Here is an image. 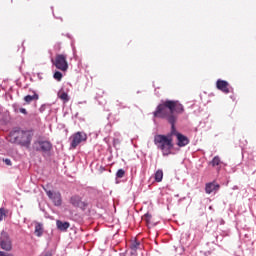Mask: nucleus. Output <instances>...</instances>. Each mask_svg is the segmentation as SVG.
I'll return each mask as SVG.
<instances>
[{
	"label": "nucleus",
	"mask_w": 256,
	"mask_h": 256,
	"mask_svg": "<svg viewBox=\"0 0 256 256\" xmlns=\"http://www.w3.org/2000/svg\"><path fill=\"white\" fill-rule=\"evenodd\" d=\"M184 112L185 108L183 107V104L179 103V100H165L157 106L156 110L153 112V116L160 119H166V121L171 125V131L166 136L173 139V135L177 137V135L181 134L175 128V123H177L179 115Z\"/></svg>",
	"instance_id": "1"
},
{
	"label": "nucleus",
	"mask_w": 256,
	"mask_h": 256,
	"mask_svg": "<svg viewBox=\"0 0 256 256\" xmlns=\"http://www.w3.org/2000/svg\"><path fill=\"white\" fill-rule=\"evenodd\" d=\"M33 139V130H23L19 127L10 131L8 136L9 143L20 145L21 147H29Z\"/></svg>",
	"instance_id": "2"
},
{
	"label": "nucleus",
	"mask_w": 256,
	"mask_h": 256,
	"mask_svg": "<svg viewBox=\"0 0 256 256\" xmlns=\"http://www.w3.org/2000/svg\"><path fill=\"white\" fill-rule=\"evenodd\" d=\"M154 145H156L157 149L162 151L163 157H169L171 155V149H173V138L171 136L158 134L154 136Z\"/></svg>",
	"instance_id": "3"
},
{
	"label": "nucleus",
	"mask_w": 256,
	"mask_h": 256,
	"mask_svg": "<svg viewBox=\"0 0 256 256\" xmlns=\"http://www.w3.org/2000/svg\"><path fill=\"white\" fill-rule=\"evenodd\" d=\"M70 141L71 149H77V146L87 141V134L85 132H76L70 137Z\"/></svg>",
	"instance_id": "4"
},
{
	"label": "nucleus",
	"mask_w": 256,
	"mask_h": 256,
	"mask_svg": "<svg viewBox=\"0 0 256 256\" xmlns=\"http://www.w3.org/2000/svg\"><path fill=\"white\" fill-rule=\"evenodd\" d=\"M0 248L3 251H12L13 250V242L11 241V237L9 233L2 231L0 234Z\"/></svg>",
	"instance_id": "5"
},
{
	"label": "nucleus",
	"mask_w": 256,
	"mask_h": 256,
	"mask_svg": "<svg viewBox=\"0 0 256 256\" xmlns=\"http://www.w3.org/2000/svg\"><path fill=\"white\" fill-rule=\"evenodd\" d=\"M33 148L40 153H49L53 149V144L47 140H37L34 142Z\"/></svg>",
	"instance_id": "6"
},
{
	"label": "nucleus",
	"mask_w": 256,
	"mask_h": 256,
	"mask_svg": "<svg viewBox=\"0 0 256 256\" xmlns=\"http://www.w3.org/2000/svg\"><path fill=\"white\" fill-rule=\"evenodd\" d=\"M54 65L56 69H59L60 71H67V69H69V64L67 63V55L65 54L56 55Z\"/></svg>",
	"instance_id": "7"
},
{
	"label": "nucleus",
	"mask_w": 256,
	"mask_h": 256,
	"mask_svg": "<svg viewBox=\"0 0 256 256\" xmlns=\"http://www.w3.org/2000/svg\"><path fill=\"white\" fill-rule=\"evenodd\" d=\"M47 197L51 199V201L54 203L55 207H61L63 205V199L61 197V192H53L51 190L44 189Z\"/></svg>",
	"instance_id": "8"
},
{
	"label": "nucleus",
	"mask_w": 256,
	"mask_h": 256,
	"mask_svg": "<svg viewBox=\"0 0 256 256\" xmlns=\"http://www.w3.org/2000/svg\"><path fill=\"white\" fill-rule=\"evenodd\" d=\"M216 87L219 91H222V93H225L226 95H228V93H231L229 82L225 80L218 79L216 82Z\"/></svg>",
	"instance_id": "9"
},
{
	"label": "nucleus",
	"mask_w": 256,
	"mask_h": 256,
	"mask_svg": "<svg viewBox=\"0 0 256 256\" xmlns=\"http://www.w3.org/2000/svg\"><path fill=\"white\" fill-rule=\"evenodd\" d=\"M70 203L73 207H79V209L85 210L87 208V203L81 201V197L79 196H72L70 198Z\"/></svg>",
	"instance_id": "10"
},
{
	"label": "nucleus",
	"mask_w": 256,
	"mask_h": 256,
	"mask_svg": "<svg viewBox=\"0 0 256 256\" xmlns=\"http://www.w3.org/2000/svg\"><path fill=\"white\" fill-rule=\"evenodd\" d=\"M219 189H221V186L218 183H215V182L206 183L205 191L207 195H211V193H217Z\"/></svg>",
	"instance_id": "11"
},
{
	"label": "nucleus",
	"mask_w": 256,
	"mask_h": 256,
	"mask_svg": "<svg viewBox=\"0 0 256 256\" xmlns=\"http://www.w3.org/2000/svg\"><path fill=\"white\" fill-rule=\"evenodd\" d=\"M177 145L178 147H187V144L189 143V138L183 134H177Z\"/></svg>",
	"instance_id": "12"
},
{
	"label": "nucleus",
	"mask_w": 256,
	"mask_h": 256,
	"mask_svg": "<svg viewBox=\"0 0 256 256\" xmlns=\"http://www.w3.org/2000/svg\"><path fill=\"white\" fill-rule=\"evenodd\" d=\"M56 225L59 231H67V229L71 227V224H69V222H63L61 220H57Z\"/></svg>",
	"instance_id": "13"
},
{
	"label": "nucleus",
	"mask_w": 256,
	"mask_h": 256,
	"mask_svg": "<svg viewBox=\"0 0 256 256\" xmlns=\"http://www.w3.org/2000/svg\"><path fill=\"white\" fill-rule=\"evenodd\" d=\"M34 233H35L36 237L43 236V224L42 223L36 222Z\"/></svg>",
	"instance_id": "14"
},
{
	"label": "nucleus",
	"mask_w": 256,
	"mask_h": 256,
	"mask_svg": "<svg viewBox=\"0 0 256 256\" xmlns=\"http://www.w3.org/2000/svg\"><path fill=\"white\" fill-rule=\"evenodd\" d=\"M39 100V94L34 93L33 95H27L24 97L26 103H33V101Z\"/></svg>",
	"instance_id": "15"
},
{
	"label": "nucleus",
	"mask_w": 256,
	"mask_h": 256,
	"mask_svg": "<svg viewBox=\"0 0 256 256\" xmlns=\"http://www.w3.org/2000/svg\"><path fill=\"white\" fill-rule=\"evenodd\" d=\"M155 181L161 183L163 181V170H157L155 173Z\"/></svg>",
	"instance_id": "16"
},
{
	"label": "nucleus",
	"mask_w": 256,
	"mask_h": 256,
	"mask_svg": "<svg viewBox=\"0 0 256 256\" xmlns=\"http://www.w3.org/2000/svg\"><path fill=\"white\" fill-rule=\"evenodd\" d=\"M210 165H212V167H217L221 165V158H219V156H215L210 162Z\"/></svg>",
	"instance_id": "17"
},
{
	"label": "nucleus",
	"mask_w": 256,
	"mask_h": 256,
	"mask_svg": "<svg viewBox=\"0 0 256 256\" xmlns=\"http://www.w3.org/2000/svg\"><path fill=\"white\" fill-rule=\"evenodd\" d=\"M59 98L64 101V103H68L69 101V95L67 92L58 93Z\"/></svg>",
	"instance_id": "18"
},
{
	"label": "nucleus",
	"mask_w": 256,
	"mask_h": 256,
	"mask_svg": "<svg viewBox=\"0 0 256 256\" xmlns=\"http://www.w3.org/2000/svg\"><path fill=\"white\" fill-rule=\"evenodd\" d=\"M53 77L56 81H61V79H63V73H61L60 71H56Z\"/></svg>",
	"instance_id": "19"
},
{
	"label": "nucleus",
	"mask_w": 256,
	"mask_h": 256,
	"mask_svg": "<svg viewBox=\"0 0 256 256\" xmlns=\"http://www.w3.org/2000/svg\"><path fill=\"white\" fill-rule=\"evenodd\" d=\"M116 177H117V179H123V177H125V170L119 169V170L116 172Z\"/></svg>",
	"instance_id": "20"
},
{
	"label": "nucleus",
	"mask_w": 256,
	"mask_h": 256,
	"mask_svg": "<svg viewBox=\"0 0 256 256\" xmlns=\"http://www.w3.org/2000/svg\"><path fill=\"white\" fill-rule=\"evenodd\" d=\"M130 249H141V243L134 241L131 245H130Z\"/></svg>",
	"instance_id": "21"
},
{
	"label": "nucleus",
	"mask_w": 256,
	"mask_h": 256,
	"mask_svg": "<svg viewBox=\"0 0 256 256\" xmlns=\"http://www.w3.org/2000/svg\"><path fill=\"white\" fill-rule=\"evenodd\" d=\"M7 216V210L5 208H0V221H3L4 217Z\"/></svg>",
	"instance_id": "22"
},
{
	"label": "nucleus",
	"mask_w": 256,
	"mask_h": 256,
	"mask_svg": "<svg viewBox=\"0 0 256 256\" xmlns=\"http://www.w3.org/2000/svg\"><path fill=\"white\" fill-rule=\"evenodd\" d=\"M151 214L149 213H146L144 216H143V219L144 221H146V223L149 225V223H151Z\"/></svg>",
	"instance_id": "23"
},
{
	"label": "nucleus",
	"mask_w": 256,
	"mask_h": 256,
	"mask_svg": "<svg viewBox=\"0 0 256 256\" xmlns=\"http://www.w3.org/2000/svg\"><path fill=\"white\" fill-rule=\"evenodd\" d=\"M3 162H4L6 165H8V166H12V165H13V163L11 162V159H9V158L3 159Z\"/></svg>",
	"instance_id": "24"
},
{
	"label": "nucleus",
	"mask_w": 256,
	"mask_h": 256,
	"mask_svg": "<svg viewBox=\"0 0 256 256\" xmlns=\"http://www.w3.org/2000/svg\"><path fill=\"white\" fill-rule=\"evenodd\" d=\"M45 109H47V105L43 104V105L39 108L40 113H43V112L45 111Z\"/></svg>",
	"instance_id": "25"
},
{
	"label": "nucleus",
	"mask_w": 256,
	"mask_h": 256,
	"mask_svg": "<svg viewBox=\"0 0 256 256\" xmlns=\"http://www.w3.org/2000/svg\"><path fill=\"white\" fill-rule=\"evenodd\" d=\"M130 255L137 256V250L136 249H131Z\"/></svg>",
	"instance_id": "26"
},
{
	"label": "nucleus",
	"mask_w": 256,
	"mask_h": 256,
	"mask_svg": "<svg viewBox=\"0 0 256 256\" xmlns=\"http://www.w3.org/2000/svg\"><path fill=\"white\" fill-rule=\"evenodd\" d=\"M41 256H53V253L51 251H47L44 254H42Z\"/></svg>",
	"instance_id": "27"
},
{
	"label": "nucleus",
	"mask_w": 256,
	"mask_h": 256,
	"mask_svg": "<svg viewBox=\"0 0 256 256\" xmlns=\"http://www.w3.org/2000/svg\"><path fill=\"white\" fill-rule=\"evenodd\" d=\"M20 113H22L23 115H27V109L20 108Z\"/></svg>",
	"instance_id": "28"
},
{
	"label": "nucleus",
	"mask_w": 256,
	"mask_h": 256,
	"mask_svg": "<svg viewBox=\"0 0 256 256\" xmlns=\"http://www.w3.org/2000/svg\"><path fill=\"white\" fill-rule=\"evenodd\" d=\"M117 144H119V139H114V140H113V145H114V147H115Z\"/></svg>",
	"instance_id": "29"
}]
</instances>
